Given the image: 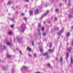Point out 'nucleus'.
Segmentation results:
<instances>
[{"label":"nucleus","mask_w":73,"mask_h":73,"mask_svg":"<svg viewBox=\"0 0 73 73\" xmlns=\"http://www.w3.org/2000/svg\"><path fill=\"white\" fill-rule=\"evenodd\" d=\"M33 11L30 10L29 11V13L30 15H33Z\"/></svg>","instance_id":"obj_2"},{"label":"nucleus","mask_w":73,"mask_h":73,"mask_svg":"<svg viewBox=\"0 0 73 73\" xmlns=\"http://www.w3.org/2000/svg\"><path fill=\"white\" fill-rule=\"evenodd\" d=\"M23 30H24V31L25 30V29H24Z\"/></svg>","instance_id":"obj_52"},{"label":"nucleus","mask_w":73,"mask_h":73,"mask_svg":"<svg viewBox=\"0 0 73 73\" xmlns=\"http://www.w3.org/2000/svg\"><path fill=\"white\" fill-rule=\"evenodd\" d=\"M73 58H71V64H73Z\"/></svg>","instance_id":"obj_13"},{"label":"nucleus","mask_w":73,"mask_h":73,"mask_svg":"<svg viewBox=\"0 0 73 73\" xmlns=\"http://www.w3.org/2000/svg\"><path fill=\"white\" fill-rule=\"evenodd\" d=\"M22 32H23V30H22Z\"/></svg>","instance_id":"obj_48"},{"label":"nucleus","mask_w":73,"mask_h":73,"mask_svg":"<svg viewBox=\"0 0 73 73\" xmlns=\"http://www.w3.org/2000/svg\"><path fill=\"white\" fill-rule=\"evenodd\" d=\"M7 45H11V44L9 42H7Z\"/></svg>","instance_id":"obj_22"},{"label":"nucleus","mask_w":73,"mask_h":73,"mask_svg":"<svg viewBox=\"0 0 73 73\" xmlns=\"http://www.w3.org/2000/svg\"><path fill=\"white\" fill-rule=\"evenodd\" d=\"M59 61H60V62H62L63 59H62V57L60 58Z\"/></svg>","instance_id":"obj_11"},{"label":"nucleus","mask_w":73,"mask_h":73,"mask_svg":"<svg viewBox=\"0 0 73 73\" xmlns=\"http://www.w3.org/2000/svg\"><path fill=\"white\" fill-rule=\"evenodd\" d=\"M11 57V55H9L8 54H7V57H8V58H9Z\"/></svg>","instance_id":"obj_17"},{"label":"nucleus","mask_w":73,"mask_h":73,"mask_svg":"<svg viewBox=\"0 0 73 73\" xmlns=\"http://www.w3.org/2000/svg\"><path fill=\"white\" fill-rule=\"evenodd\" d=\"M72 11H73V9H72Z\"/></svg>","instance_id":"obj_51"},{"label":"nucleus","mask_w":73,"mask_h":73,"mask_svg":"<svg viewBox=\"0 0 73 73\" xmlns=\"http://www.w3.org/2000/svg\"><path fill=\"white\" fill-rule=\"evenodd\" d=\"M49 10H47L46 12L44 14V16H46V15H47L49 13Z\"/></svg>","instance_id":"obj_5"},{"label":"nucleus","mask_w":73,"mask_h":73,"mask_svg":"<svg viewBox=\"0 0 73 73\" xmlns=\"http://www.w3.org/2000/svg\"><path fill=\"white\" fill-rule=\"evenodd\" d=\"M38 33H39V35H41V33L40 32V29H38Z\"/></svg>","instance_id":"obj_20"},{"label":"nucleus","mask_w":73,"mask_h":73,"mask_svg":"<svg viewBox=\"0 0 73 73\" xmlns=\"http://www.w3.org/2000/svg\"><path fill=\"white\" fill-rule=\"evenodd\" d=\"M50 44L49 47L50 48H51L52 47V44L51 43H50Z\"/></svg>","instance_id":"obj_21"},{"label":"nucleus","mask_w":73,"mask_h":73,"mask_svg":"<svg viewBox=\"0 0 73 73\" xmlns=\"http://www.w3.org/2000/svg\"><path fill=\"white\" fill-rule=\"evenodd\" d=\"M36 56H37L36 55V54H35L34 55V56L35 57H36Z\"/></svg>","instance_id":"obj_26"},{"label":"nucleus","mask_w":73,"mask_h":73,"mask_svg":"<svg viewBox=\"0 0 73 73\" xmlns=\"http://www.w3.org/2000/svg\"><path fill=\"white\" fill-rule=\"evenodd\" d=\"M15 40H14V41L15 42Z\"/></svg>","instance_id":"obj_50"},{"label":"nucleus","mask_w":73,"mask_h":73,"mask_svg":"<svg viewBox=\"0 0 73 73\" xmlns=\"http://www.w3.org/2000/svg\"><path fill=\"white\" fill-rule=\"evenodd\" d=\"M48 52H54V50L52 49H50V50H48Z\"/></svg>","instance_id":"obj_9"},{"label":"nucleus","mask_w":73,"mask_h":73,"mask_svg":"<svg viewBox=\"0 0 73 73\" xmlns=\"http://www.w3.org/2000/svg\"><path fill=\"white\" fill-rule=\"evenodd\" d=\"M14 25H11V28H13V27H14Z\"/></svg>","instance_id":"obj_30"},{"label":"nucleus","mask_w":73,"mask_h":73,"mask_svg":"<svg viewBox=\"0 0 73 73\" xmlns=\"http://www.w3.org/2000/svg\"><path fill=\"white\" fill-rule=\"evenodd\" d=\"M38 27H41V23H38Z\"/></svg>","instance_id":"obj_23"},{"label":"nucleus","mask_w":73,"mask_h":73,"mask_svg":"<svg viewBox=\"0 0 73 73\" xmlns=\"http://www.w3.org/2000/svg\"><path fill=\"white\" fill-rule=\"evenodd\" d=\"M40 51L41 52H43V50L42 49V48H41L40 49Z\"/></svg>","instance_id":"obj_19"},{"label":"nucleus","mask_w":73,"mask_h":73,"mask_svg":"<svg viewBox=\"0 0 73 73\" xmlns=\"http://www.w3.org/2000/svg\"><path fill=\"white\" fill-rule=\"evenodd\" d=\"M70 0H68L69 1V2H68V5H69V6H70V4H71V2L70 1Z\"/></svg>","instance_id":"obj_14"},{"label":"nucleus","mask_w":73,"mask_h":73,"mask_svg":"<svg viewBox=\"0 0 73 73\" xmlns=\"http://www.w3.org/2000/svg\"><path fill=\"white\" fill-rule=\"evenodd\" d=\"M44 56H47L48 55V52H46L43 54Z\"/></svg>","instance_id":"obj_4"},{"label":"nucleus","mask_w":73,"mask_h":73,"mask_svg":"<svg viewBox=\"0 0 73 73\" xmlns=\"http://www.w3.org/2000/svg\"><path fill=\"white\" fill-rule=\"evenodd\" d=\"M56 60L57 61H58V58H56Z\"/></svg>","instance_id":"obj_40"},{"label":"nucleus","mask_w":73,"mask_h":73,"mask_svg":"<svg viewBox=\"0 0 73 73\" xmlns=\"http://www.w3.org/2000/svg\"><path fill=\"white\" fill-rule=\"evenodd\" d=\"M15 71L14 70H12V73H13V72H14V71Z\"/></svg>","instance_id":"obj_36"},{"label":"nucleus","mask_w":73,"mask_h":73,"mask_svg":"<svg viewBox=\"0 0 73 73\" xmlns=\"http://www.w3.org/2000/svg\"><path fill=\"white\" fill-rule=\"evenodd\" d=\"M8 34L10 35H12V32L11 31H9L8 33Z\"/></svg>","instance_id":"obj_12"},{"label":"nucleus","mask_w":73,"mask_h":73,"mask_svg":"<svg viewBox=\"0 0 73 73\" xmlns=\"http://www.w3.org/2000/svg\"><path fill=\"white\" fill-rule=\"evenodd\" d=\"M19 52L20 53V54H22V52H21V51H19Z\"/></svg>","instance_id":"obj_37"},{"label":"nucleus","mask_w":73,"mask_h":73,"mask_svg":"<svg viewBox=\"0 0 73 73\" xmlns=\"http://www.w3.org/2000/svg\"><path fill=\"white\" fill-rule=\"evenodd\" d=\"M45 29V28L44 27H42V31H44V30Z\"/></svg>","instance_id":"obj_27"},{"label":"nucleus","mask_w":73,"mask_h":73,"mask_svg":"<svg viewBox=\"0 0 73 73\" xmlns=\"http://www.w3.org/2000/svg\"><path fill=\"white\" fill-rule=\"evenodd\" d=\"M48 23L49 24H50V21H48Z\"/></svg>","instance_id":"obj_43"},{"label":"nucleus","mask_w":73,"mask_h":73,"mask_svg":"<svg viewBox=\"0 0 73 73\" xmlns=\"http://www.w3.org/2000/svg\"><path fill=\"white\" fill-rule=\"evenodd\" d=\"M41 43V42H40L38 43V45H40V44Z\"/></svg>","instance_id":"obj_39"},{"label":"nucleus","mask_w":73,"mask_h":73,"mask_svg":"<svg viewBox=\"0 0 73 73\" xmlns=\"http://www.w3.org/2000/svg\"><path fill=\"white\" fill-rule=\"evenodd\" d=\"M64 32V30H61L60 31H59V33H58V35H60L61 34V33H62Z\"/></svg>","instance_id":"obj_3"},{"label":"nucleus","mask_w":73,"mask_h":73,"mask_svg":"<svg viewBox=\"0 0 73 73\" xmlns=\"http://www.w3.org/2000/svg\"><path fill=\"white\" fill-rule=\"evenodd\" d=\"M4 46V49H5V46Z\"/></svg>","instance_id":"obj_44"},{"label":"nucleus","mask_w":73,"mask_h":73,"mask_svg":"<svg viewBox=\"0 0 73 73\" xmlns=\"http://www.w3.org/2000/svg\"><path fill=\"white\" fill-rule=\"evenodd\" d=\"M29 57H31V54L29 53Z\"/></svg>","instance_id":"obj_34"},{"label":"nucleus","mask_w":73,"mask_h":73,"mask_svg":"<svg viewBox=\"0 0 73 73\" xmlns=\"http://www.w3.org/2000/svg\"><path fill=\"white\" fill-rule=\"evenodd\" d=\"M35 73H41V72H35Z\"/></svg>","instance_id":"obj_41"},{"label":"nucleus","mask_w":73,"mask_h":73,"mask_svg":"<svg viewBox=\"0 0 73 73\" xmlns=\"http://www.w3.org/2000/svg\"><path fill=\"white\" fill-rule=\"evenodd\" d=\"M29 0H25V2H29Z\"/></svg>","instance_id":"obj_25"},{"label":"nucleus","mask_w":73,"mask_h":73,"mask_svg":"<svg viewBox=\"0 0 73 73\" xmlns=\"http://www.w3.org/2000/svg\"><path fill=\"white\" fill-rule=\"evenodd\" d=\"M21 15L22 16H24V14L23 13H22Z\"/></svg>","instance_id":"obj_38"},{"label":"nucleus","mask_w":73,"mask_h":73,"mask_svg":"<svg viewBox=\"0 0 73 73\" xmlns=\"http://www.w3.org/2000/svg\"><path fill=\"white\" fill-rule=\"evenodd\" d=\"M60 6H62V5L61 4H59Z\"/></svg>","instance_id":"obj_46"},{"label":"nucleus","mask_w":73,"mask_h":73,"mask_svg":"<svg viewBox=\"0 0 73 73\" xmlns=\"http://www.w3.org/2000/svg\"><path fill=\"white\" fill-rule=\"evenodd\" d=\"M70 33H67V34L66 35V36L67 37H69L70 36Z\"/></svg>","instance_id":"obj_6"},{"label":"nucleus","mask_w":73,"mask_h":73,"mask_svg":"<svg viewBox=\"0 0 73 73\" xmlns=\"http://www.w3.org/2000/svg\"><path fill=\"white\" fill-rule=\"evenodd\" d=\"M55 21H57V18L55 17Z\"/></svg>","instance_id":"obj_33"},{"label":"nucleus","mask_w":73,"mask_h":73,"mask_svg":"<svg viewBox=\"0 0 73 73\" xmlns=\"http://www.w3.org/2000/svg\"><path fill=\"white\" fill-rule=\"evenodd\" d=\"M22 69H26V67L25 66H23V68H22Z\"/></svg>","instance_id":"obj_28"},{"label":"nucleus","mask_w":73,"mask_h":73,"mask_svg":"<svg viewBox=\"0 0 73 73\" xmlns=\"http://www.w3.org/2000/svg\"><path fill=\"white\" fill-rule=\"evenodd\" d=\"M42 17H41V18H42Z\"/></svg>","instance_id":"obj_49"},{"label":"nucleus","mask_w":73,"mask_h":73,"mask_svg":"<svg viewBox=\"0 0 73 73\" xmlns=\"http://www.w3.org/2000/svg\"><path fill=\"white\" fill-rule=\"evenodd\" d=\"M45 22H43V23H44V24H45Z\"/></svg>","instance_id":"obj_47"},{"label":"nucleus","mask_w":73,"mask_h":73,"mask_svg":"<svg viewBox=\"0 0 73 73\" xmlns=\"http://www.w3.org/2000/svg\"><path fill=\"white\" fill-rule=\"evenodd\" d=\"M68 57H69V53H68V52H67L66 57V59H68Z\"/></svg>","instance_id":"obj_7"},{"label":"nucleus","mask_w":73,"mask_h":73,"mask_svg":"<svg viewBox=\"0 0 73 73\" xmlns=\"http://www.w3.org/2000/svg\"><path fill=\"white\" fill-rule=\"evenodd\" d=\"M71 28H72V29H73V26Z\"/></svg>","instance_id":"obj_45"},{"label":"nucleus","mask_w":73,"mask_h":73,"mask_svg":"<svg viewBox=\"0 0 73 73\" xmlns=\"http://www.w3.org/2000/svg\"><path fill=\"white\" fill-rule=\"evenodd\" d=\"M68 50L69 52H71V51H72V48L71 47H70L68 48Z\"/></svg>","instance_id":"obj_8"},{"label":"nucleus","mask_w":73,"mask_h":73,"mask_svg":"<svg viewBox=\"0 0 73 73\" xmlns=\"http://www.w3.org/2000/svg\"><path fill=\"white\" fill-rule=\"evenodd\" d=\"M12 3V2L9 1L8 2V4H11Z\"/></svg>","instance_id":"obj_24"},{"label":"nucleus","mask_w":73,"mask_h":73,"mask_svg":"<svg viewBox=\"0 0 73 73\" xmlns=\"http://www.w3.org/2000/svg\"><path fill=\"white\" fill-rule=\"evenodd\" d=\"M38 14V9H36L35 12V15H37Z\"/></svg>","instance_id":"obj_1"},{"label":"nucleus","mask_w":73,"mask_h":73,"mask_svg":"<svg viewBox=\"0 0 73 73\" xmlns=\"http://www.w3.org/2000/svg\"><path fill=\"white\" fill-rule=\"evenodd\" d=\"M46 35V33H43V35L44 36H45Z\"/></svg>","instance_id":"obj_18"},{"label":"nucleus","mask_w":73,"mask_h":73,"mask_svg":"<svg viewBox=\"0 0 73 73\" xmlns=\"http://www.w3.org/2000/svg\"><path fill=\"white\" fill-rule=\"evenodd\" d=\"M68 17L69 18H72L73 17V15H68Z\"/></svg>","instance_id":"obj_10"},{"label":"nucleus","mask_w":73,"mask_h":73,"mask_svg":"<svg viewBox=\"0 0 73 73\" xmlns=\"http://www.w3.org/2000/svg\"><path fill=\"white\" fill-rule=\"evenodd\" d=\"M18 42L19 43L21 42V40L19 38H18Z\"/></svg>","instance_id":"obj_15"},{"label":"nucleus","mask_w":73,"mask_h":73,"mask_svg":"<svg viewBox=\"0 0 73 73\" xmlns=\"http://www.w3.org/2000/svg\"><path fill=\"white\" fill-rule=\"evenodd\" d=\"M12 21H14V19H12Z\"/></svg>","instance_id":"obj_42"},{"label":"nucleus","mask_w":73,"mask_h":73,"mask_svg":"<svg viewBox=\"0 0 73 73\" xmlns=\"http://www.w3.org/2000/svg\"><path fill=\"white\" fill-rule=\"evenodd\" d=\"M32 45L33 46H34V42L32 41Z\"/></svg>","instance_id":"obj_29"},{"label":"nucleus","mask_w":73,"mask_h":73,"mask_svg":"<svg viewBox=\"0 0 73 73\" xmlns=\"http://www.w3.org/2000/svg\"><path fill=\"white\" fill-rule=\"evenodd\" d=\"M58 9H56L55 10L56 12H58Z\"/></svg>","instance_id":"obj_35"},{"label":"nucleus","mask_w":73,"mask_h":73,"mask_svg":"<svg viewBox=\"0 0 73 73\" xmlns=\"http://www.w3.org/2000/svg\"><path fill=\"white\" fill-rule=\"evenodd\" d=\"M47 66H48L50 67V64H49V63H48L47 64Z\"/></svg>","instance_id":"obj_31"},{"label":"nucleus","mask_w":73,"mask_h":73,"mask_svg":"<svg viewBox=\"0 0 73 73\" xmlns=\"http://www.w3.org/2000/svg\"><path fill=\"white\" fill-rule=\"evenodd\" d=\"M24 19L25 20H27V18H26V17L24 18Z\"/></svg>","instance_id":"obj_32"},{"label":"nucleus","mask_w":73,"mask_h":73,"mask_svg":"<svg viewBox=\"0 0 73 73\" xmlns=\"http://www.w3.org/2000/svg\"><path fill=\"white\" fill-rule=\"evenodd\" d=\"M27 49L29 50V51H31L32 50L31 49L29 48V47H27Z\"/></svg>","instance_id":"obj_16"}]
</instances>
